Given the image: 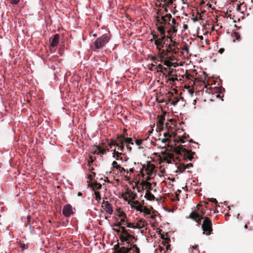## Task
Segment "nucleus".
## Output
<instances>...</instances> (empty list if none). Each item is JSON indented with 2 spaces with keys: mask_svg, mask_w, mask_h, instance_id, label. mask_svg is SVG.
<instances>
[{
  "mask_svg": "<svg viewBox=\"0 0 253 253\" xmlns=\"http://www.w3.org/2000/svg\"><path fill=\"white\" fill-rule=\"evenodd\" d=\"M134 252H135L136 253H140L139 249L138 247H137L136 248H135V249H134Z\"/></svg>",
  "mask_w": 253,
  "mask_h": 253,
  "instance_id": "338daca9",
  "label": "nucleus"
},
{
  "mask_svg": "<svg viewBox=\"0 0 253 253\" xmlns=\"http://www.w3.org/2000/svg\"><path fill=\"white\" fill-rule=\"evenodd\" d=\"M20 246L22 248V250H26L28 248V245L23 243H21L20 244Z\"/></svg>",
  "mask_w": 253,
  "mask_h": 253,
  "instance_id": "79ce46f5",
  "label": "nucleus"
},
{
  "mask_svg": "<svg viewBox=\"0 0 253 253\" xmlns=\"http://www.w3.org/2000/svg\"><path fill=\"white\" fill-rule=\"evenodd\" d=\"M202 207V205L200 204H198L197 206V210H196L197 211V213L200 215V216H203L204 214H206V210L204 208H202L200 209V207Z\"/></svg>",
  "mask_w": 253,
  "mask_h": 253,
  "instance_id": "2eb2a0df",
  "label": "nucleus"
},
{
  "mask_svg": "<svg viewBox=\"0 0 253 253\" xmlns=\"http://www.w3.org/2000/svg\"><path fill=\"white\" fill-rule=\"evenodd\" d=\"M170 141V138H163L162 140V142L164 143H167V142H169V141Z\"/></svg>",
  "mask_w": 253,
  "mask_h": 253,
  "instance_id": "864d4df0",
  "label": "nucleus"
},
{
  "mask_svg": "<svg viewBox=\"0 0 253 253\" xmlns=\"http://www.w3.org/2000/svg\"><path fill=\"white\" fill-rule=\"evenodd\" d=\"M121 156H125V154L123 153L122 152H119L118 151H116V150H114L113 157L115 158L116 160H119V157Z\"/></svg>",
  "mask_w": 253,
  "mask_h": 253,
  "instance_id": "a211bd4d",
  "label": "nucleus"
},
{
  "mask_svg": "<svg viewBox=\"0 0 253 253\" xmlns=\"http://www.w3.org/2000/svg\"><path fill=\"white\" fill-rule=\"evenodd\" d=\"M151 34L153 36V38L154 39L156 40L158 39V35L156 34V33L155 31H153L151 32Z\"/></svg>",
  "mask_w": 253,
  "mask_h": 253,
  "instance_id": "a18cd8bd",
  "label": "nucleus"
},
{
  "mask_svg": "<svg viewBox=\"0 0 253 253\" xmlns=\"http://www.w3.org/2000/svg\"><path fill=\"white\" fill-rule=\"evenodd\" d=\"M186 138V137L185 136H183L182 137L179 138L178 142L180 143H184V139Z\"/></svg>",
  "mask_w": 253,
  "mask_h": 253,
  "instance_id": "052dcab7",
  "label": "nucleus"
},
{
  "mask_svg": "<svg viewBox=\"0 0 253 253\" xmlns=\"http://www.w3.org/2000/svg\"><path fill=\"white\" fill-rule=\"evenodd\" d=\"M92 174L88 175V178L90 180H92L93 178L95 176V173L92 172Z\"/></svg>",
  "mask_w": 253,
  "mask_h": 253,
  "instance_id": "3c124183",
  "label": "nucleus"
},
{
  "mask_svg": "<svg viewBox=\"0 0 253 253\" xmlns=\"http://www.w3.org/2000/svg\"><path fill=\"white\" fill-rule=\"evenodd\" d=\"M163 72H162V73L164 74V75H165L166 73L168 72V69L166 67H164L163 69Z\"/></svg>",
  "mask_w": 253,
  "mask_h": 253,
  "instance_id": "e2e57ef3",
  "label": "nucleus"
},
{
  "mask_svg": "<svg viewBox=\"0 0 253 253\" xmlns=\"http://www.w3.org/2000/svg\"><path fill=\"white\" fill-rule=\"evenodd\" d=\"M182 49L183 50H184L185 52H186L187 53H189V46L187 45V44H185L183 47H182Z\"/></svg>",
  "mask_w": 253,
  "mask_h": 253,
  "instance_id": "ea45409f",
  "label": "nucleus"
},
{
  "mask_svg": "<svg viewBox=\"0 0 253 253\" xmlns=\"http://www.w3.org/2000/svg\"><path fill=\"white\" fill-rule=\"evenodd\" d=\"M118 147V149L121 152H123L124 151V150H125V147H124V144H122L121 145H119L118 146H117Z\"/></svg>",
  "mask_w": 253,
  "mask_h": 253,
  "instance_id": "37998d69",
  "label": "nucleus"
},
{
  "mask_svg": "<svg viewBox=\"0 0 253 253\" xmlns=\"http://www.w3.org/2000/svg\"><path fill=\"white\" fill-rule=\"evenodd\" d=\"M174 152L177 156L176 159L179 161H191L193 159V155L195 152H192L191 150L186 149L183 145H179L174 148Z\"/></svg>",
  "mask_w": 253,
  "mask_h": 253,
  "instance_id": "f03ea898",
  "label": "nucleus"
},
{
  "mask_svg": "<svg viewBox=\"0 0 253 253\" xmlns=\"http://www.w3.org/2000/svg\"><path fill=\"white\" fill-rule=\"evenodd\" d=\"M62 213L65 217H70L74 214L72 207L70 204H67L63 207Z\"/></svg>",
  "mask_w": 253,
  "mask_h": 253,
  "instance_id": "6e6552de",
  "label": "nucleus"
},
{
  "mask_svg": "<svg viewBox=\"0 0 253 253\" xmlns=\"http://www.w3.org/2000/svg\"><path fill=\"white\" fill-rule=\"evenodd\" d=\"M209 201L211 202H212V203H214L215 204H217V200L214 199V198H211V199H209Z\"/></svg>",
  "mask_w": 253,
  "mask_h": 253,
  "instance_id": "4d7b16f0",
  "label": "nucleus"
},
{
  "mask_svg": "<svg viewBox=\"0 0 253 253\" xmlns=\"http://www.w3.org/2000/svg\"><path fill=\"white\" fill-rule=\"evenodd\" d=\"M224 51V48H220L219 49V50H218V52L220 53V54H222V53H223V52Z\"/></svg>",
  "mask_w": 253,
  "mask_h": 253,
  "instance_id": "774afa93",
  "label": "nucleus"
},
{
  "mask_svg": "<svg viewBox=\"0 0 253 253\" xmlns=\"http://www.w3.org/2000/svg\"><path fill=\"white\" fill-rule=\"evenodd\" d=\"M202 228L203 230V234L210 235L212 234L213 231L212 228V222L208 217H205L203 221Z\"/></svg>",
  "mask_w": 253,
  "mask_h": 253,
  "instance_id": "7ed1b4c3",
  "label": "nucleus"
},
{
  "mask_svg": "<svg viewBox=\"0 0 253 253\" xmlns=\"http://www.w3.org/2000/svg\"><path fill=\"white\" fill-rule=\"evenodd\" d=\"M162 154L165 155V157L164 158L165 161H167V163H171V160H174V154L169 153H167L166 151L162 152Z\"/></svg>",
  "mask_w": 253,
  "mask_h": 253,
  "instance_id": "9b49d317",
  "label": "nucleus"
},
{
  "mask_svg": "<svg viewBox=\"0 0 253 253\" xmlns=\"http://www.w3.org/2000/svg\"><path fill=\"white\" fill-rule=\"evenodd\" d=\"M171 45L170 44H169L168 47H167V52L169 53V52H172L173 51V49H172V47H171Z\"/></svg>",
  "mask_w": 253,
  "mask_h": 253,
  "instance_id": "09e8293b",
  "label": "nucleus"
},
{
  "mask_svg": "<svg viewBox=\"0 0 253 253\" xmlns=\"http://www.w3.org/2000/svg\"><path fill=\"white\" fill-rule=\"evenodd\" d=\"M145 197L148 200H153L155 199V196L150 191H147Z\"/></svg>",
  "mask_w": 253,
  "mask_h": 253,
  "instance_id": "4be33fe9",
  "label": "nucleus"
},
{
  "mask_svg": "<svg viewBox=\"0 0 253 253\" xmlns=\"http://www.w3.org/2000/svg\"><path fill=\"white\" fill-rule=\"evenodd\" d=\"M170 18L172 17H155L154 22L155 23V25L157 26V30L160 33L161 37L160 38H158V40L161 42L164 43V44L166 43V41L165 40L167 38L165 35L166 30L168 29V26L169 25V21ZM172 42V38L170 37L169 38Z\"/></svg>",
  "mask_w": 253,
  "mask_h": 253,
  "instance_id": "f257e3e1",
  "label": "nucleus"
},
{
  "mask_svg": "<svg viewBox=\"0 0 253 253\" xmlns=\"http://www.w3.org/2000/svg\"><path fill=\"white\" fill-rule=\"evenodd\" d=\"M168 80L170 82H174L175 81L177 80V77L175 76H172V77H169L167 78Z\"/></svg>",
  "mask_w": 253,
  "mask_h": 253,
  "instance_id": "c9c22d12",
  "label": "nucleus"
},
{
  "mask_svg": "<svg viewBox=\"0 0 253 253\" xmlns=\"http://www.w3.org/2000/svg\"><path fill=\"white\" fill-rule=\"evenodd\" d=\"M143 185L146 186V189L148 190V191L152 189V185L151 183L148 181H145L143 182Z\"/></svg>",
  "mask_w": 253,
  "mask_h": 253,
  "instance_id": "a878e982",
  "label": "nucleus"
},
{
  "mask_svg": "<svg viewBox=\"0 0 253 253\" xmlns=\"http://www.w3.org/2000/svg\"><path fill=\"white\" fill-rule=\"evenodd\" d=\"M168 97L169 98V101L171 102V104L175 106L179 101V99L177 97H174L173 93L171 92H169L168 93Z\"/></svg>",
  "mask_w": 253,
  "mask_h": 253,
  "instance_id": "f8f14e48",
  "label": "nucleus"
},
{
  "mask_svg": "<svg viewBox=\"0 0 253 253\" xmlns=\"http://www.w3.org/2000/svg\"><path fill=\"white\" fill-rule=\"evenodd\" d=\"M145 221L143 219L139 220L136 225H135V229H141L143 228L145 226Z\"/></svg>",
  "mask_w": 253,
  "mask_h": 253,
  "instance_id": "6ab92c4d",
  "label": "nucleus"
},
{
  "mask_svg": "<svg viewBox=\"0 0 253 253\" xmlns=\"http://www.w3.org/2000/svg\"><path fill=\"white\" fill-rule=\"evenodd\" d=\"M158 125L160 126L163 127L164 126V121L165 120V115H162L158 116Z\"/></svg>",
  "mask_w": 253,
  "mask_h": 253,
  "instance_id": "dca6fc26",
  "label": "nucleus"
},
{
  "mask_svg": "<svg viewBox=\"0 0 253 253\" xmlns=\"http://www.w3.org/2000/svg\"><path fill=\"white\" fill-rule=\"evenodd\" d=\"M114 248L116 251L114 252V253H128L131 250V248H126L125 247L120 248V245L119 244L115 245L114 246Z\"/></svg>",
  "mask_w": 253,
  "mask_h": 253,
  "instance_id": "9d476101",
  "label": "nucleus"
},
{
  "mask_svg": "<svg viewBox=\"0 0 253 253\" xmlns=\"http://www.w3.org/2000/svg\"><path fill=\"white\" fill-rule=\"evenodd\" d=\"M59 35L58 34H56L54 35V37L52 39V42L50 44V45L52 47H54L57 45L59 42Z\"/></svg>",
  "mask_w": 253,
  "mask_h": 253,
  "instance_id": "4468645a",
  "label": "nucleus"
},
{
  "mask_svg": "<svg viewBox=\"0 0 253 253\" xmlns=\"http://www.w3.org/2000/svg\"><path fill=\"white\" fill-rule=\"evenodd\" d=\"M120 239L122 242H126L127 244H129L130 243V242L127 240V238H126L123 234L120 235Z\"/></svg>",
  "mask_w": 253,
  "mask_h": 253,
  "instance_id": "cd10ccee",
  "label": "nucleus"
},
{
  "mask_svg": "<svg viewBox=\"0 0 253 253\" xmlns=\"http://www.w3.org/2000/svg\"><path fill=\"white\" fill-rule=\"evenodd\" d=\"M126 194H127V195H128L130 199H131L132 200L135 199L136 198V196H137V194L136 193H133L131 190H127L126 192Z\"/></svg>",
  "mask_w": 253,
  "mask_h": 253,
  "instance_id": "412c9836",
  "label": "nucleus"
},
{
  "mask_svg": "<svg viewBox=\"0 0 253 253\" xmlns=\"http://www.w3.org/2000/svg\"><path fill=\"white\" fill-rule=\"evenodd\" d=\"M139 205V202L138 201H134L132 202L131 206L133 207V206H137Z\"/></svg>",
  "mask_w": 253,
  "mask_h": 253,
  "instance_id": "8fccbe9b",
  "label": "nucleus"
},
{
  "mask_svg": "<svg viewBox=\"0 0 253 253\" xmlns=\"http://www.w3.org/2000/svg\"><path fill=\"white\" fill-rule=\"evenodd\" d=\"M117 169L118 170H119V171L121 172H126V170L124 168L121 167L120 166L119 167H117ZM126 172L128 173V171H126Z\"/></svg>",
  "mask_w": 253,
  "mask_h": 253,
  "instance_id": "a19ab883",
  "label": "nucleus"
},
{
  "mask_svg": "<svg viewBox=\"0 0 253 253\" xmlns=\"http://www.w3.org/2000/svg\"><path fill=\"white\" fill-rule=\"evenodd\" d=\"M172 76H175L177 77V75L175 70L169 68V71L168 72V74L166 76V78H167L168 77Z\"/></svg>",
  "mask_w": 253,
  "mask_h": 253,
  "instance_id": "f3484780",
  "label": "nucleus"
},
{
  "mask_svg": "<svg viewBox=\"0 0 253 253\" xmlns=\"http://www.w3.org/2000/svg\"><path fill=\"white\" fill-rule=\"evenodd\" d=\"M118 216L122 218H126V215L124 211H119Z\"/></svg>",
  "mask_w": 253,
  "mask_h": 253,
  "instance_id": "58836bf2",
  "label": "nucleus"
},
{
  "mask_svg": "<svg viewBox=\"0 0 253 253\" xmlns=\"http://www.w3.org/2000/svg\"><path fill=\"white\" fill-rule=\"evenodd\" d=\"M124 135L121 134L118 135L116 139L110 140V141L109 142V145L110 148H112L113 146H118L119 145L124 144Z\"/></svg>",
  "mask_w": 253,
  "mask_h": 253,
  "instance_id": "423d86ee",
  "label": "nucleus"
},
{
  "mask_svg": "<svg viewBox=\"0 0 253 253\" xmlns=\"http://www.w3.org/2000/svg\"><path fill=\"white\" fill-rule=\"evenodd\" d=\"M102 204L103 205V206L102 205L101 207L103 208L106 212L109 214H112L113 213V209L112 206L108 201H106L104 200L102 202Z\"/></svg>",
  "mask_w": 253,
  "mask_h": 253,
  "instance_id": "1a4fd4ad",
  "label": "nucleus"
},
{
  "mask_svg": "<svg viewBox=\"0 0 253 253\" xmlns=\"http://www.w3.org/2000/svg\"><path fill=\"white\" fill-rule=\"evenodd\" d=\"M191 19L194 23L197 21L199 22L200 24L201 22H202L203 20V19L202 18V17H192Z\"/></svg>",
  "mask_w": 253,
  "mask_h": 253,
  "instance_id": "393cba45",
  "label": "nucleus"
},
{
  "mask_svg": "<svg viewBox=\"0 0 253 253\" xmlns=\"http://www.w3.org/2000/svg\"><path fill=\"white\" fill-rule=\"evenodd\" d=\"M164 136L166 137H169L170 138L171 137V135L170 134L169 132L165 133L164 134Z\"/></svg>",
  "mask_w": 253,
  "mask_h": 253,
  "instance_id": "680f3d73",
  "label": "nucleus"
},
{
  "mask_svg": "<svg viewBox=\"0 0 253 253\" xmlns=\"http://www.w3.org/2000/svg\"><path fill=\"white\" fill-rule=\"evenodd\" d=\"M93 161H93V159H92V157H91V156H90V160H89V161H88V166H91V165L93 163Z\"/></svg>",
  "mask_w": 253,
  "mask_h": 253,
  "instance_id": "bf43d9fd",
  "label": "nucleus"
},
{
  "mask_svg": "<svg viewBox=\"0 0 253 253\" xmlns=\"http://www.w3.org/2000/svg\"><path fill=\"white\" fill-rule=\"evenodd\" d=\"M150 59L153 61L154 63H157V58L156 56H152L150 58Z\"/></svg>",
  "mask_w": 253,
  "mask_h": 253,
  "instance_id": "603ef678",
  "label": "nucleus"
},
{
  "mask_svg": "<svg viewBox=\"0 0 253 253\" xmlns=\"http://www.w3.org/2000/svg\"><path fill=\"white\" fill-rule=\"evenodd\" d=\"M233 37H235L236 40L239 41L240 39V35L238 32H234L233 34Z\"/></svg>",
  "mask_w": 253,
  "mask_h": 253,
  "instance_id": "473e14b6",
  "label": "nucleus"
},
{
  "mask_svg": "<svg viewBox=\"0 0 253 253\" xmlns=\"http://www.w3.org/2000/svg\"><path fill=\"white\" fill-rule=\"evenodd\" d=\"M188 218L196 221L198 225H200L201 224L202 220H204L205 217L200 216V215L197 213V211H194L190 213Z\"/></svg>",
  "mask_w": 253,
  "mask_h": 253,
  "instance_id": "0eeeda50",
  "label": "nucleus"
},
{
  "mask_svg": "<svg viewBox=\"0 0 253 253\" xmlns=\"http://www.w3.org/2000/svg\"><path fill=\"white\" fill-rule=\"evenodd\" d=\"M128 159V158L125 156H121L119 157V160L122 161H126Z\"/></svg>",
  "mask_w": 253,
  "mask_h": 253,
  "instance_id": "49530a36",
  "label": "nucleus"
},
{
  "mask_svg": "<svg viewBox=\"0 0 253 253\" xmlns=\"http://www.w3.org/2000/svg\"><path fill=\"white\" fill-rule=\"evenodd\" d=\"M124 144L126 143V145L131 144L133 145V143L132 142V139L129 137H125L124 136Z\"/></svg>",
  "mask_w": 253,
  "mask_h": 253,
  "instance_id": "5701e85b",
  "label": "nucleus"
},
{
  "mask_svg": "<svg viewBox=\"0 0 253 253\" xmlns=\"http://www.w3.org/2000/svg\"><path fill=\"white\" fill-rule=\"evenodd\" d=\"M112 166L114 168L117 169V167H119L120 165H118L116 161H113L112 163Z\"/></svg>",
  "mask_w": 253,
  "mask_h": 253,
  "instance_id": "5fc2aeb1",
  "label": "nucleus"
},
{
  "mask_svg": "<svg viewBox=\"0 0 253 253\" xmlns=\"http://www.w3.org/2000/svg\"><path fill=\"white\" fill-rule=\"evenodd\" d=\"M155 44L156 45L157 48L160 47H164L165 44L163 42H161L160 40H159L158 39L155 40Z\"/></svg>",
  "mask_w": 253,
  "mask_h": 253,
  "instance_id": "b1692460",
  "label": "nucleus"
},
{
  "mask_svg": "<svg viewBox=\"0 0 253 253\" xmlns=\"http://www.w3.org/2000/svg\"><path fill=\"white\" fill-rule=\"evenodd\" d=\"M161 1L162 2H164L163 5H168L171 4L173 0H158Z\"/></svg>",
  "mask_w": 253,
  "mask_h": 253,
  "instance_id": "c756f323",
  "label": "nucleus"
},
{
  "mask_svg": "<svg viewBox=\"0 0 253 253\" xmlns=\"http://www.w3.org/2000/svg\"><path fill=\"white\" fill-rule=\"evenodd\" d=\"M94 194L95 196V200H97L98 202H100L101 200V195L100 194V193L98 191H95Z\"/></svg>",
  "mask_w": 253,
  "mask_h": 253,
  "instance_id": "c85d7f7f",
  "label": "nucleus"
},
{
  "mask_svg": "<svg viewBox=\"0 0 253 253\" xmlns=\"http://www.w3.org/2000/svg\"><path fill=\"white\" fill-rule=\"evenodd\" d=\"M164 64L168 67H170L173 66V63L171 62L169 60H166L164 62Z\"/></svg>",
  "mask_w": 253,
  "mask_h": 253,
  "instance_id": "2f4dec72",
  "label": "nucleus"
},
{
  "mask_svg": "<svg viewBox=\"0 0 253 253\" xmlns=\"http://www.w3.org/2000/svg\"><path fill=\"white\" fill-rule=\"evenodd\" d=\"M163 68H164V67L163 66V65L162 64H159L158 66H157L156 67V69H157L158 70L157 71L160 72H163Z\"/></svg>",
  "mask_w": 253,
  "mask_h": 253,
  "instance_id": "f704fd0d",
  "label": "nucleus"
},
{
  "mask_svg": "<svg viewBox=\"0 0 253 253\" xmlns=\"http://www.w3.org/2000/svg\"><path fill=\"white\" fill-rule=\"evenodd\" d=\"M121 229L122 233L127 238L128 241H129V239H134L135 241L136 240V239H135L133 235H131L124 227H121Z\"/></svg>",
  "mask_w": 253,
  "mask_h": 253,
  "instance_id": "ddd939ff",
  "label": "nucleus"
},
{
  "mask_svg": "<svg viewBox=\"0 0 253 253\" xmlns=\"http://www.w3.org/2000/svg\"><path fill=\"white\" fill-rule=\"evenodd\" d=\"M177 169L180 172H183L186 169L185 165L184 164H180L178 166Z\"/></svg>",
  "mask_w": 253,
  "mask_h": 253,
  "instance_id": "bb28decb",
  "label": "nucleus"
},
{
  "mask_svg": "<svg viewBox=\"0 0 253 253\" xmlns=\"http://www.w3.org/2000/svg\"><path fill=\"white\" fill-rule=\"evenodd\" d=\"M142 211L147 214H150L151 213L150 210L148 209L146 206H143Z\"/></svg>",
  "mask_w": 253,
  "mask_h": 253,
  "instance_id": "72a5a7b5",
  "label": "nucleus"
},
{
  "mask_svg": "<svg viewBox=\"0 0 253 253\" xmlns=\"http://www.w3.org/2000/svg\"><path fill=\"white\" fill-rule=\"evenodd\" d=\"M126 218H122L121 219V221L120 222H121L122 223V224H125V222H126Z\"/></svg>",
  "mask_w": 253,
  "mask_h": 253,
  "instance_id": "0e129e2a",
  "label": "nucleus"
},
{
  "mask_svg": "<svg viewBox=\"0 0 253 253\" xmlns=\"http://www.w3.org/2000/svg\"><path fill=\"white\" fill-rule=\"evenodd\" d=\"M109 40V37L107 35H103L94 42L95 48L96 49L102 48L108 42Z\"/></svg>",
  "mask_w": 253,
  "mask_h": 253,
  "instance_id": "20e7f679",
  "label": "nucleus"
},
{
  "mask_svg": "<svg viewBox=\"0 0 253 253\" xmlns=\"http://www.w3.org/2000/svg\"><path fill=\"white\" fill-rule=\"evenodd\" d=\"M143 141V139H136L135 140V142L137 146H140L142 144Z\"/></svg>",
  "mask_w": 253,
  "mask_h": 253,
  "instance_id": "c03bdc74",
  "label": "nucleus"
},
{
  "mask_svg": "<svg viewBox=\"0 0 253 253\" xmlns=\"http://www.w3.org/2000/svg\"><path fill=\"white\" fill-rule=\"evenodd\" d=\"M185 169H189L193 167V165L192 163H189L188 164L185 165Z\"/></svg>",
  "mask_w": 253,
  "mask_h": 253,
  "instance_id": "6e6d98bb",
  "label": "nucleus"
},
{
  "mask_svg": "<svg viewBox=\"0 0 253 253\" xmlns=\"http://www.w3.org/2000/svg\"><path fill=\"white\" fill-rule=\"evenodd\" d=\"M133 208L137 211H139L140 212H142L143 211V206L141 205H138V206H133Z\"/></svg>",
  "mask_w": 253,
  "mask_h": 253,
  "instance_id": "7c9ffc66",
  "label": "nucleus"
},
{
  "mask_svg": "<svg viewBox=\"0 0 253 253\" xmlns=\"http://www.w3.org/2000/svg\"><path fill=\"white\" fill-rule=\"evenodd\" d=\"M96 149L98 150V152L96 153L97 154H102L104 155L106 153V151L109 150L108 149H104L101 148L100 146H96Z\"/></svg>",
  "mask_w": 253,
  "mask_h": 253,
  "instance_id": "aec40b11",
  "label": "nucleus"
},
{
  "mask_svg": "<svg viewBox=\"0 0 253 253\" xmlns=\"http://www.w3.org/2000/svg\"><path fill=\"white\" fill-rule=\"evenodd\" d=\"M178 44V43L176 42H173L172 44H171L172 46H176Z\"/></svg>",
  "mask_w": 253,
  "mask_h": 253,
  "instance_id": "69168bd1",
  "label": "nucleus"
},
{
  "mask_svg": "<svg viewBox=\"0 0 253 253\" xmlns=\"http://www.w3.org/2000/svg\"><path fill=\"white\" fill-rule=\"evenodd\" d=\"M101 187H102V185L100 183H95L93 186V188L96 189H101Z\"/></svg>",
  "mask_w": 253,
  "mask_h": 253,
  "instance_id": "4c0bfd02",
  "label": "nucleus"
},
{
  "mask_svg": "<svg viewBox=\"0 0 253 253\" xmlns=\"http://www.w3.org/2000/svg\"><path fill=\"white\" fill-rule=\"evenodd\" d=\"M113 226L118 227H119L120 229H121V227H123L122 226V223L120 222H118L117 223H114L113 224Z\"/></svg>",
  "mask_w": 253,
  "mask_h": 253,
  "instance_id": "de8ad7c7",
  "label": "nucleus"
},
{
  "mask_svg": "<svg viewBox=\"0 0 253 253\" xmlns=\"http://www.w3.org/2000/svg\"><path fill=\"white\" fill-rule=\"evenodd\" d=\"M171 18L170 19V21ZM179 24L176 22L175 19L174 18H172L171 20V23L169 22V25L168 26V29H167V33L168 35L167 36L168 38H170L171 37V35L176 33L177 32V27L178 26Z\"/></svg>",
  "mask_w": 253,
  "mask_h": 253,
  "instance_id": "39448f33",
  "label": "nucleus"
},
{
  "mask_svg": "<svg viewBox=\"0 0 253 253\" xmlns=\"http://www.w3.org/2000/svg\"><path fill=\"white\" fill-rule=\"evenodd\" d=\"M125 225H126L127 227L135 229V225L133 223L127 222L125 224Z\"/></svg>",
  "mask_w": 253,
  "mask_h": 253,
  "instance_id": "e433bc0d",
  "label": "nucleus"
},
{
  "mask_svg": "<svg viewBox=\"0 0 253 253\" xmlns=\"http://www.w3.org/2000/svg\"><path fill=\"white\" fill-rule=\"evenodd\" d=\"M20 0H10V2L13 4H16L19 2Z\"/></svg>",
  "mask_w": 253,
  "mask_h": 253,
  "instance_id": "13d9d810",
  "label": "nucleus"
}]
</instances>
